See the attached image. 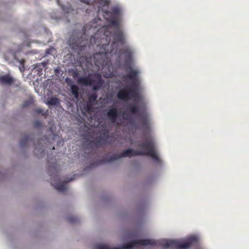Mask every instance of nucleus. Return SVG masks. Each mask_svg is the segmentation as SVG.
<instances>
[{"instance_id": "a211bd4d", "label": "nucleus", "mask_w": 249, "mask_h": 249, "mask_svg": "<svg viewBox=\"0 0 249 249\" xmlns=\"http://www.w3.org/2000/svg\"><path fill=\"white\" fill-rule=\"evenodd\" d=\"M71 92L74 95V97L78 98L79 96V88L75 85H72L71 86Z\"/></svg>"}, {"instance_id": "4be33fe9", "label": "nucleus", "mask_w": 249, "mask_h": 249, "mask_svg": "<svg viewBox=\"0 0 249 249\" xmlns=\"http://www.w3.org/2000/svg\"><path fill=\"white\" fill-rule=\"evenodd\" d=\"M15 59L20 63V64L21 66V67H19L20 70L21 71H24V62H25L24 60L23 59L18 60V59L17 58V57L16 56H15Z\"/></svg>"}, {"instance_id": "1a4fd4ad", "label": "nucleus", "mask_w": 249, "mask_h": 249, "mask_svg": "<svg viewBox=\"0 0 249 249\" xmlns=\"http://www.w3.org/2000/svg\"><path fill=\"white\" fill-rule=\"evenodd\" d=\"M142 153L139 151L135 150L132 149H128L120 154H114L109 158L104 160V162H109L113 160H118L123 157H131L135 156H140Z\"/></svg>"}, {"instance_id": "2eb2a0df", "label": "nucleus", "mask_w": 249, "mask_h": 249, "mask_svg": "<svg viewBox=\"0 0 249 249\" xmlns=\"http://www.w3.org/2000/svg\"><path fill=\"white\" fill-rule=\"evenodd\" d=\"M116 42H120L122 44L124 43V37L122 31L118 30L114 33L113 44Z\"/></svg>"}, {"instance_id": "f3484780", "label": "nucleus", "mask_w": 249, "mask_h": 249, "mask_svg": "<svg viewBox=\"0 0 249 249\" xmlns=\"http://www.w3.org/2000/svg\"><path fill=\"white\" fill-rule=\"evenodd\" d=\"M97 95L96 93H92L89 96V100L88 102L92 104L93 105H95L97 102Z\"/></svg>"}, {"instance_id": "6e6552de", "label": "nucleus", "mask_w": 249, "mask_h": 249, "mask_svg": "<svg viewBox=\"0 0 249 249\" xmlns=\"http://www.w3.org/2000/svg\"><path fill=\"white\" fill-rule=\"evenodd\" d=\"M137 146L143 150L139 151L142 153L140 155L149 156L155 161H159V158L156 153L154 143L152 140H149L143 143H139Z\"/></svg>"}, {"instance_id": "b1692460", "label": "nucleus", "mask_w": 249, "mask_h": 249, "mask_svg": "<svg viewBox=\"0 0 249 249\" xmlns=\"http://www.w3.org/2000/svg\"><path fill=\"white\" fill-rule=\"evenodd\" d=\"M93 105V104L88 102L86 107L87 111H90L91 110V109L92 108V106Z\"/></svg>"}, {"instance_id": "9d476101", "label": "nucleus", "mask_w": 249, "mask_h": 249, "mask_svg": "<svg viewBox=\"0 0 249 249\" xmlns=\"http://www.w3.org/2000/svg\"><path fill=\"white\" fill-rule=\"evenodd\" d=\"M109 136L108 131L107 130L99 137H96L91 142L96 147H100L101 146L106 144L108 140Z\"/></svg>"}, {"instance_id": "7ed1b4c3", "label": "nucleus", "mask_w": 249, "mask_h": 249, "mask_svg": "<svg viewBox=\"0 0 249 249\" xmlns=\"http://www.w3.org/2000/svg\"><path fill=\"white\" fill-rule=\"evenodd\" d=\"M49 170L51 173V184L59 192H64L67 189L66 183L73 180L74 178L68 179L66 182L59 181V178L58 175L59 171L58 166L56 163H51L49 165Z\"/></svg>"}, {"instance_id": "412c9836", "label": "nucleus", "mask_w": 249, "mask_h": 249, "mask_svg": "<svg viewBox=\"0 0 249 249\" xmlns=\"http://www.w3.org/2000/svg\"><path fill=\"white\" fill-rule=\"evenodd\" d=\"M30 140V137L29 136H27L25 137H24L23 139H22L20 142V144L21 146H24L26 145L27 143L29 142Z\"/></svg>"}, {"instance_id": "423d86ee", "label": "nucleus", "mask_w": 249, "mask_h": 249, "mask_svg": "<svg viewBox=\"0 0 249 249\" xmlns=\"http://www.w3.org/2000/svg\"><path fill=\"white\" fill-rule=\"evenodd\" d=\"M94 79L90 78L89 76L82 77L78 79V83L84 86H93V90H98L103 86L104 81L100 74H94Z\"/></svg>"}, {"instance_id": "6ab92c4d", "label": "nucleus", "mask_w": 249, "mask_h": 249, "mask_svg": "<svg viewBox=\"0 0 249 249\" xmlns=\"http://www.w3.org/2000/svg\"><path fill=\"white\" fill-rule=\"evenodd\" d=\"M35 153L38 157V158L42 157L45 154L44 150L42 148L39 149H36V148L35 149Z\"/></svg>"}, {"instance_id": "aec40b11", "label": "nucleus", "mask_w": 249, "mask_h": 249, "mask_svg": "<svg viewBox=\"0 0 249 249\" xmlns=\"http://www.w3.org/2000/svg\"><path fill=\"white\" fill-rule=\"evenodd\" d=\"M117 18L111 17L110 19L109 20V22L110 25L114 26H118V21L117 20Z\"/></svg>"}, {"instance_id": "4468645a", "label": "nucleus", "mask_w": 249, "mask_h": 249, "mask_svg": "<svg viewBox=\"0 0 249 249\" xmlns=\"http://www.w3.org/2000/svg\"><path fill=\"white\" fill-rule=\"evenodd\" d=\"M105 13L107 15L110 16L111 17L118 18L120 15L121 9L118 6H114L111 8V11L107 10L105 11Z\"/></svg>"}, {"instance_id": "f257e3e1", "label": "nucleus", "mask_w": 249, "mask_h": 249, "mask_svg": "<svg viewBox=\"0 0 249 249\" xmlns=\"http://www.w3.org/2000/svg\"><path fill=\"white\" fill-rule=\"evenodd\" d=\"M90 30L93 31L90 23L86 24L83 28V33H73L68 41V44L73 50L77 51L78 53L85 50L87 45H96L100 47L99 52L93 54L94 62L98 67H102L107 65L108 61L107 54L111 53L109 48L110 40H108L107 36L103 33L102 29L98 30L93 36H92L89 40L86 38V32Z\"/></svg>"}, {"instance_id": "39448f33", "label": "nucleus", "mask_w": 249, "mask_h": 249, "mask_svg": "<svg viewBox=\"0 0 249 249\" xmlns=\"http://www.w3.org/2000/svg\"><path fill=\"white\" fill-rule=\"evenodd\" d=\"M128 111L133 115H137L139 118L142 125V128L144 131H148L150 129L149 115L145 110H140L138 106L135 105H130L128 107Z\"/></svg>"}, {"instance_id": "f03ea898", "label": "nucleus", "mask_w": 249, "mask_h": 249, "mask_svg": "<svg viewBox=\"0 0 249 249\" xmlns=\"http://www.w3.org/2000/svg\"><path fill=\"white\" fill-rule=\"evenodd\" d=\"M130 70V71L124 76L125 79L131 81V85L124 88L120 90L117 94L118 98L122 100H129L133 99L134 100L139 99L140 97L139 86L140 81L138 78V72L133 70L130 65L126 66V71Z\"/></svg>"}, {"instance_id": "393cba45", "label": "nucleus", "mask_w": 249, "mask_h": 249, "mask_svg": "<svg viewBox=\"0 0 249 249\" xmlns=\"http://www.w3.org/2000/svg\"><path fill=\"white\" fill-rule=\"evenodd\" d=\"M31 103H32V102L30 100L25 101V102H24V103L22 105V107H27L29 106Z\"/></svg>"}, {"instance_id": "ddd939ff", "label": "nucleus", "mask_w": 249, "mask_h": 249, "mask_svg": "<svg viewBox=\"0 0 249 249\" xmlns=\"http://www.w3.org/2000/svg\"><path fill=\"white\" fill-rule=\"evenodd\" d=\"M120 52L124 55L126 63H131L132 60L133 52L131 49L128 47L124 48L120 50Z\"/></svg>"}, {"instance_id": "a878e982", "label": "nucleus", "mask_w": 249, "mask_h": 249, "mask_svg": "<svg viewBox=\"0 0 249 249\" xmlns=\"http://www.w3.org/2000/svg\"><path fill=\"white\" fill-rule=\"evenodd\" d=\"M81 1L87 4H89L92 1V0H81Z\"/></svg>"}, {"instance_id": "0eeeda50", "label": "nucleus", "mask_w": 249, "mask_h": 249, "mask_svg": "<svg viewBox=\"0 0 249 249\" xmlns=\"http://www.w3.org/2000/svg\"><path fill=\"white\" fill-rule=\"evenodd\" d=\"M196 241V237L190 238L188 241L181 243L176 240H168L164 241L162 246L165 248H171L174 249H187Z\"/></svg>"}, {"instance_id": "bb28decb", "label": "nucleus", "mask_w": 249, "mask_h": 249, "mask_svg": "<svg viewBox=\"0 0 249 249\" xmlns=\"http://www.w3.org/2000/svg\"><path fill=\"white\" fill-rule=\"evenodd\" d=\"M36 111H37V113H42V110L41 109H39H39H37L36 110Z\"/></svg>"}, {"instance_id": "dca6fc26", "label": "nucleus", "mask_w": 249, "mask_h": 249, "mask_svg": "<svg viewBox=\"0 0 249 249\" xmlns=\"http://www.w3.org/2000/svg\"><path fill=\"white\" fill-rule=\"evenodd\" d=\"M46 104L49 106H57L60 104V100L56 97L48 98Z\"/></svg>"}, {"instance_id": "c85d7f7f", "label": "nucleus", "mask_w": 249, "mask_h": 249, "mask_svg": "<svg viewBox=\"0 0 249 249\" xmlns=\"http://www.w3.org/2000/svg\"><path fill=\"white\" fill-rule=\"evenodd\" d=\"M57 3L59 5V0H57Z\"/></svg>"}, {"instance_id": "f8f14e48", "label": "nucleus", "mask_w": 249, "mask_h": 249, "mask_svg": "<svg viewBox=\"0 0 249 249\" xmlns=\"http://www.w3.org/2000/svg\"><path fill=\"white\" fill-rule=\"evenodd\" d=\"M14 82V78L9 74L0 75V84L1 85L11 86Z\"/></svg>"}, {"instance_id": "20e7f679", "label": "nucleus", "mask_w": 249, "mask_h": 249, "mask_svg": "<svg viewBox=\"0 0 249 249\" xmlns=\"http://www.w3.org/2000/svg\"><path fill=\"white\" fill-rule=\"evenodd\" d=\"M157 245V242L152 239H140L135 240L124 244L121 247H115L110 249L106 245H99L96 247V249H133L134 247L139 246H154Z\"/></svg>"}, {"instance_id": "5701e85b", "label": "nucleus", "mask_w": 249, "mask_h": 249, "mask_svg": "<svg viewBox=\"0 0 249 249\" xmlns=\"http://www.w3.org/2000/svg\"><path fill=\"white\" fill-rule=\"evenodd\" d=\"M68 221L71 223H74L77 221V219L74 216H71L68 218Z\"/></svg>"}, {"instance_id": "cd10ccee", "label": "nucleus", "mask_w": 249, "mask_h": 249, "mask_svg": "<svg viewBox=\"0 0 249 249\" xmlns=\"http://www.w3.org/2000/svg\"><path fill=\"white\" fill-rule=\"evenodd\" d=\"M109 3V1L108 0H106L105 1V4L106 5H108Z\"/></svg>"}, {"instance_id": "9b49d317", "label": "nucleus", "mask_w": 249, "mask_h": 249, "mask_svg": "<svg viewBox=\"0 0 249 249\" xmlns=\"http://www.w3.org/2000/svg\"><path fill=\"white\" fill-rule=\"evenodd\" d=\"M107 115L112 124H116L119 116L117 108L113 106L109 107Z\"/></svg>"}]
</instances>
